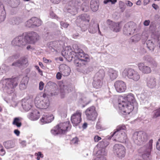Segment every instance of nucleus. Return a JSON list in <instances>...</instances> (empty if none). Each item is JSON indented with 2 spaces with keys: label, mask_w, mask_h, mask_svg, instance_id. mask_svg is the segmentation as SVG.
<instances>
[{
  "label": "nucleus",
  "mask_w": 160,
  "mask_h": 160,
  "mask_svg": "<svg viewBox=\"0 0 160 160\" xmlns=\"http://www.w3.org/2000/svg\"><path fill=\"white\" fill-rule=\"evenodd\" d=\"M114 86L117 91L119 92H123L126 89V84L122 81H116L114 83Z\"/></svg>",
  "instance_id": "obj_17"
},
{
  "label": "nucleus",
  "mask_w": 160,
  "mask_h": 160,
  "mask_svg": "<svg viewBox=\"0 0 160 160\" xmlns=\"http://www.w3.org/2000/svg\"><path fill=\"white\" fill-rule=\"evenodd\" d=\"M71 125L70 122L67 121L64 123H61L54 127L51 130V133L54 135L58 134H65L67 131L70 129Z\"/></svg>",
  "instance_id": "obj_6"
},
{
  "label": "nucleus",
  "mask_w": 160,
  "mask_h": 160,
  "mask_svg": "<svg viewBox=\"0 0 160 160\" xmlns=\"http://www.w3.org/2000/svg\"><path fill=\"white\" fill-rule=\"evenodd\" d=\"M156 148L159 150H160V138L158 139L156 143Z\"/></svg>",
  "instance_id": "obj_58"
},
{
  "label": "nucleus",
  "mask_w": 160,
  "mask_h": 160,
  "mask_svg": "<svg viewBox=\"0 0 160 160\" xmlns=\"http://www.w3.org/2000/svg\"><path fill=\"white\" fill-rule=\"evenodd\" d=\"M87 22H82V24L80 26L81 30L82 32H85L87 29L88 26L86 24Z\"/></svg>",
  "instance_id": "obj_47"
},
{
  "label": "nucleus",
  "mask_w": 160,
  "mask_h": 160,
  "mask_svg": "<svg viewBox=\"0 0 160 160\" xmlns=\"http://www.w3.org/2000/svg\"><path fill=\"white\" fill-rule=\"evenodd\" d=\"M117 2V0H105L103 1L104 4H107L109 2H111V4H114Z\"/></svg>",
  "instance_id": "obj_50"
},
{
  "label": "nucleus",
  "mask_w": 160,
  "mask_h": 160,
  "mask_svg": "<svg viewBox=\"0 0 160 160\" xmlns=\"http://www.w3.org/2000/svg\"><path fill=\"white\" fill-rule=\"evenodd\" d=\"M79 19H81L82 21V22H88L89 21L88 16L85 14H82L79 16L77 20V22H78Z\"/></svg>",
  "instance_id": "obj_37"
},
{
  "label": "nucleus",
  "mask_w": 160,
  "mask_h": 160,
  "mask_svg": "<svg viewBox=\"0 0 160 160\" xmlns=\"http://www.w3.org/2000/svg\"><path fill=\"white\" fill-rule=\"evenodd\" d=\"M132 138L135 143L138 145H141L147 141L148 136L145 132L140 131L134 132Z\"/></svg>",
  "instance_id": "obj_8"
},
{
  "label": "nucleus",
  "mask_w": 160,
  "mask_h": 160,
  "mask_svg": "<svg viewBox=\"0 0 160 160\" xmlns=\"http://www.w3.org/2000/svg\"><path fill=\"white\" fill-rule=\"evenodd\" d=\"M50 15L51 18H55L57 19L58 20L59 18L57 16L56 14L54 13L52 11H50Z\"/></svg>",
  "instance_id": "obj_53"
},
{
  "label": "nucleus",
  "mask_w": 160,
  "mask_h": 160,
  "mask_svg": "<svg viewBox=\"0 0 160 160\" xmlns=\"http://www.w3.org/2000/svg\"><path fill=\"white\" fill-rule=\"evenodd\" d=\"M152 140H150L149 142V146L148 148V152H149L150 150L152 148Z\"/></svg>",
  "instance_id": "obj_56"
},
{
  "label": "nucleus",
  "mask_w": 160,
  "mask_h": 160,
  "mask_svg": "<svg viewBox=\"0 0 160 160\" xmlns=\"http://www.w3.org/2000/svg\"><path fill=\"white\" fill-rule=\"evenodd\" d=\"M58 43L57 41L51 42L48 44L47 46L49 49L53 51L55 50L54 48L57 47Z\"/></svg>",
  "instance_id": "obj_40"
},
{
  "label": "nucleus",
  "mask_w": 160,
  "mask_h": 160,
  "mask_svg": "<svg viewBox=\"0 0 160 160\" xmlns=\"http://www.w3.org/2000/svg\"><path fill=\"white\" fill-rule=\"evenodd\" d=\"M146 44L148 48L150 51H153L154 47L152 42L151 40H148Z\"/></svg>",
  "instance_id": "obj_41"
},
{
  "label": "nucleus",
  "mask_w": 160,
  "mask_h": 160,
  "mask_svg": "<svg viewBox=\"0 0 160 160\" xmlns=\"http://www.w3.org/2000/svg\"><path fill=\"white\" fill-rule=\"evenodd\" d=\"M96 128L98 129H100L102 128V126L99 122H97L96 125Z\"/></svg>",
  "instance_id": "obj_60"
},
{
  "label": "nucleus",
  "mask_w": 160,
  "mask_h": 160,
  "mask_svg": "<svg viewBox=\"0 0 160 160\" xmlns=\"http://www.w3.org/2000/svg\"><path fill=\"white\" fill-rule=\"evenodd\" d=\"M35 155L37 156V160H40V158H43V155L42 154L41 152H38V153H36L35 154Z\"/></svg>",
  "instance_id": "obj_49"
},
{
  "label": "nucleus",
  "mask_w": 160,
  "mask_h": 160,
  "mask_svg": "<svg viewBox=\"0 0 160 160\" xmlns=\"http://www.w3.org/2000/svg\"><path fill=\"white\" fill-rule=\"evenodd\" d=\"M56 78L58 79H60L62 77V74L60 72H58L57 73L56 75Z\"/></svg>",
  "instance_id": "obj_61"
},
{
  "label": "nucleus",
  "mask_w": 160,
  "mask_h": 160,
  "mask_svg": "<svg viewBox=\"0 0 160 160\" xmlns=\"http://www.w3.org/2000/svg\"><path fill=\"white\" fill-rule=\"evenodd\" d=\"M118 73L117 71L112 68L109 69L108 72V76L112 80L115 79L117 77Z\"/></svg>",
  "instance_id": "obj_28"
},
{
  "label": "nucleus",
  "mask_w": 160,
  "mask_h": 160,
  "mask_svg": "<svg viewBox=\"0 0 160 160\" xmlns=\"http://www.w3.org/2000/svg\"><path fill=\"white\" fill-rule=\"evenodd\" d=\"M12 124L16 126L18 128H20L22 125L20 119L18 117L14 118Z\"/></svg>",
  "instance_id": "obj_38"
},
{
  "label": "nucleus",
  "mask_w": 160,
  "mask_h": 160,
  "mask_svg": "<svg viewBox=\"0 0 160 160\" xmlns=\"http://www.w3.org/2000/svg\"><path fill=\"white\" fill-rule=\"evenodd\" d=\"M78 140L77 138H73L71 142L72 143L77 144L78 142Z\"/></svg>",
  "instance_id": "obj_57"
},
{
  "label": "nucleus",
  "mask_w": 160,
  "mask_h": 160,
  "mask_svg": "<svg viewBox=\"0 0 160 160\" xmlns=\"http://www.w3.org/2000/svg\"><path fill=\"white\" fill-rule=\"evenodd\" d=\"M153 116L154 118L160 116V107L153 111Z\"/></svg>",
  "instance_id": "obj_43"
},
{
  "label": "nucleus",
  "mask_w": 160,
  "mask_h": 160,
  "mask_svg": "<svg viewBox=\"0 0 160 160\" xmlns=\"http://www.w3.org/2000/svg\"><path fill=\"white\" fill-rule=\"evenodd\" d=\"M108 144L109 142L107 140H104L102 142H99L98 145V146H99L101 148L99 149H104L105 151L107 152L105 150V148L106 147Z\"/></svg>",
  "instance_id": "obj_39"
},
{
  "label": "nucleus",
  "mask_w": 160,
  "mask_h": 160,
  "mask_svg": "<svg viewBox=\"0 0 160 160\" xmlns=\"http://www.w3.org/2000/svg\"><path fill=\"white\" fill-rule=\"evenodd\" d=\"M44 85V83L42 82L41 81L39 84V89L42 90L43 89Z\"/></svg>",
  "instance_id": "obj_55"
},
{
  "label": "nucleus",
  "mask_w": 160,
  "mask_h": 160,
  "mask_svg": "<svg viewBox=\"0 0 160 160\" xmlns=\"http://www.w3.org/2000/svg\"><path fill=\"white\" fill-rule=\"evenodd\" d=\"M86 118L89 120L95 121L98 116V113L96 110V108L94 106L89 107L86 109L85 112Z\"/></svg>",
  "instance_id": "obj_13"
},
{
  "label": "nucleus",
  "mask_w": 160,
  "mask_h": 160,
  "mask_svg": "<svg viewBox=\"0 0 160 160\" xmlns=\"http://www.w3.org/2000/svg\"><path fill=\"white\" fill-rule=\"evenodd\" d=\"M33 28L40 26L42 24V21L41 19L35 17H32Z\"/></svg>",
  "instance_id": "obj_34"
},
{
  "label": "nucleus",
  "mask_w": 160,
  "mask_h": 160,
  "mask_svg": "<svg viewBox=\"0 0 160 160\" xmlns=\"http://www.w3.org/2000/svg\"><path fill=\"white\" fill-rule=\"evenodd\" d=\"M18 78H7L3 79L1 81L2 84V88H5L8 93H12L13 92L12 89L16 87L18 84Z\"/></svg>",
  "instance_id": "obj_3"
},
{
  "label": "nucleus",
  "mask_w": 160,
  "mask_h": 160,
  "mask_svg": "<svg viewBox=\"0 0 160 160\" xmlns=\"http://www.w3.org/2000/svg\"><path fill=\"white\" fill-rule=\"evenodd\" d=\"M34 102L36 106L41 109H46L49 105L48 99L42 97L41 95L36 96Z\"/></svg>",
  "instance_id": "obj_9"
},
{
  "label": "nucleus",
  "mask_w": 160,
  "mask_h": 160,
  "mask_svg": "<svg viewBox=\"0 0 160 160\" xmlns=\"http://www.w3.org/2000/svg\"><path fill=\"white\" fill-rule=\"evenodd\" d=\"M43 62L46 63L51 62H52V61L51 60L45 58H43Z\"/></svg>",
  "instance_id": "obj_64"
},
{
  "label": "nucleus",
  "mask_w": 160,
  "mask_h": 160,
  "mask_svg": "<svg viewBox=\"0 0 160 160\" xmlns=\"http://www.w3.org/2000/svg\"><path fill=\"white\" fill-rule=\"evenodd\" d=\"M72 48L73 51L70 47H68V49L70 50L69 53L68 52L67 53L68 55L71 58L74 56L78 57V58L75 60L74 61V64L76 67L81 68L86 67L90 60L89 56L84 53L76 44H73Z\"/></svg>",
  "instance_id": "obj_2"
},
{
  "label": "nucleus",
  "mask_w": 160,
  "mask_h": 160,
  "mask_svg": "<svg viewBox=\"0 0 160 160\" xmlns=\"http://www.w3.org/2000/svg\"><path fill=\"white\" fill-rule=\"evenodd\" d=\"M106 152L104 149H99L97 152V156L93 159V160H106V158L104 157L106 155Z\"/></svg>",
  "instance_id": "obj_25"
},
{
  "label": "nucleus",
  "mask_w": 160,
  "mask_h": 160,
  "mask_svg": "<svg viewBox=\"0 0 160 160\" xmlns=\"http://www.w3.org/2000/svg\"><path fill=\"white\" fill-rule=\"evenodd\" d=\"M140 39V38L139 35L137 34L131 37L130 40L132 42H136L139 41Z\"/></svg>",
  "instance_id": "obj_42"
},
{
  "label": "nucleus",
  "mask_w": 160,
  "mask_h": 160,
  "mask_svg": "<svg viewBox=\"0 0 160 160\" xmlns=\"http://www.w3.org/2000/svg\"><path fill=\"white\" fill-rule=\"evenodd\" d=\"M14 133L17 136H18L20 135V132L18 129H15L14 131Z\"/></svg>",
  "instance_id": "obj_63"
},
{
  "label": "nucleus",
  "mask_w": 160,
  "mask_h": 160,
  "mask_svg": "<svg viewBox=\"0 0 160 160\" xmlns=\"http://www.w3.org/2000/svg\"><path fill=\"white\" fill-rule=\"evenodd\" d=\"M54 118V117L52 114L45 113L43 115L40 121L43 124L51 122Z\"/></svg>",
  "instance_id": "obj_23"
},
{
  "label": "nucleus",
  "mask_w": 160,
  "mask_h": 160,
  "mask_svg": "<svg viewBox=\"0 0 160 160\" xmlns=\"http://www.w3.org/2000/svg\"><path fill=\"white\" fill-rule=\"evenodd\" d=\"M113 151L115 155L119 158H123L125 155V148L121 144H115L113 147Z\"/></svg>",
  "instance_id": "obj_12"
},
{
  "label": "nucleus",
  "mask_w": 160,
  "mask_h": 160,
  "mask_svg": "<svg viewBox=\"0 0 160 160\" xmlns=\"http://www.w3.org/2000/svg\"><path fill=\"white\" fill-rule=\"evenodd\" d=\"M150 23V21L149 20H145L143 22V25L145 26H148Z\"/></svg>",
  "instance_id": "obj_62"
},
{
  "label": "nucleus",
  "mask_w": 160,
  "mask_h": 160,
  "mask_svg": "<svg viewBox=\"0 0 160 160\" xmlns=\"http://www.w3.org/2000/svg\"><path fill=\"white\" fill-rule=\"evenodd\" d=\"M60 25L62 27L64 28H66L69 25V24L66 22H60Z\"/></svg>",
  "instance_id": "obj_54"
},
{
  "label": "nucleus",
  "mask_w": 160,
  "mask_h": 160,
  "mask_svg": "<svg viewBox=\"0 0 160 160\" xmlns=\"http://www.w3.org/2000/svg\"><path fill=\"white\" fill-rule=\"evenodd\" d=\"M126 127L125 125H120L118 126L114 130V132L113 133H111V135L109 139H111V138L113 136H115V138L118 139L117 141H120L121 142H126L127 139V136L125 133L124 132H122V130H126Z\"/></svg>",
  "instance_id": "obj_4"
},
{
  "label": "nucleus",
  "mask_w": 160,
  "mask_h": 160,
  "mask_svg": "<svg viewBox=\"0 0 160 160\" xmlns=\"http://www.w3.org/2000/svg\"><path fill=\"white\" fill-rule=\"evenodd\" d=\"M99 1L98 0H91L90 2L91 9L94 12L97 11L98 9Z\"/></svg>",
  "instance_id": "obj_29"
},
{
  "label": "nucleus",
  "mask_w": 160,
  "mask_h": 160,
  "mask_svg": "<svg viewBox=\"0 0 160 160\" xmlns=\"http://www.w3.org/2000/svg\"><path fill=\"white\" fill-rule=\"evenodd\" d=\"M23 33L21 36L15 38L12 41V45L18 47H23L27 44Z\"/></svg>",
  "instance_id": "obj_14"
},
{
  "label": "nucleus",
  "mask_w": 160,
  "mask_h": 160,
  "mask_svg": "<svg viewBox=\"0 0 160 160\" xmlns=\"http://www.w3.org/2000/svg\"><path fill=\"white\" fill-rule=\"evenodd\" d=\"M3 8V6L0 2V23L4 21L6 18V13Z\"/></svg>",
  "instance_id": "obj_31"
},
{
  "label": "nucleus",
  "mask_w": 160,
  "mask_h": 160,
  "mask_svg": "<svg viewBox=\"0 0 160 160\" xmlns=\"http://www.w3.org/2000/svg\"><path fill=\"white\" fill-rule=\"evenodd\" d=\"M28 82V79L27 77H24L22 79L19 85L20 89L23 90L26 89Z\"/></svg>",
  "instance_id": "obj_32"
},
{
  "label": "nucleus",
  "mask_w": 160,
  "mask_h": 160,
  "mask_svg": "<svg viewBox=\"0 0 160 160\" xmlns=\"http://www.w3.org/2000/svg\"><path fill=\"white\" fill-rule=\"evenodd\" d=\"M59 69L62 74L64 76H68L69 75L71 70L70 68L66 65L62 64L60 65Z\"/></svg>",
  "instance_id": "obj_24"
},
{
  "label": "nucleus",
  "mask_w": 160,
  "mask_h": 160,
  "mask_svg": "<svg viewBox=\"0 0 160 160\" xmlns=\"http://www.w3.org/2000/svg\"><path fill=\"white\" fill-rule=\"evenodd\" d=\"M122 76L132 81L137 82L140 79V75L137 71L131 68L125 69L122 73Z\"/></svg>",
  "instance_id": "obj_5"
},
{
  "label": "nucleus",
  "mask_w": 160,
  "mask_h": 160,
  "mask_svg": "<svg viewBox=\"0 0 160 160\" xmlns=\"http://www.w3.org/2000/svg\"><path fill=\"white\" fill-rule=\"evenodd\" d=\"M137 28L136 25L133 22H129L124 26L123 29L124 34L129 36L133 34Z\"/></svg>",
  "instance_id": "obj_11"
},
{
  "label": "nucleus",
  "mask_w": 160,
  "mask_h": 160,
  "mask_svg": "<svg viewBox=\"0 0 160 160\" xmlns=\"http://www.w3.org/2000/svg\"><path fill=\"white\" fill-rule=\"evenodd\" d=\"M66 2L65 11L74 15L77 13L79 2L76 0H65Z\"/></svg>",
  "instance_id": "obj_7"
},
{
  "label": "nucleus",
  "mask_w": 160,
  "mask_h": 160,
  "mask_svg": "<svg viewBox=\"0 0 160 160\" xmlns=\"http://www.w3.org/2000/svg\"><path fill=\"white\" fill-rule=\"evenodd\" d=\"M28 118L32 121L37 120L40 117L39 112L36 109L31 110L27 115Z\"/></svg>",
  "instance_id": "obj_19"
},
{
  "label": "nucleus",
  "mask_w": 160,
  "mask_h": 160,
  "mask_svg": "<svg viewBox=\"0 0 160 160\" xmlns=\"http://www.w3.org/2000/svg\"><path fill=\"white\" fill-rule=\"evenodd\" d=\"M82 113L80 111H77L71 117V120L74 126H76L81 121Z\"/></svg>",
  "instance_id": "obj_15"
},
{
  "label": "nucleus",
  "mask_w": 160,
  "mask_h": 160,
  "mask_svg": "<svg viewBox=\"0 0 160 160\" xmlns=\"http://www.w3.org/2000/svg\"><path fill=\"white\" fill-rule=\"evenodd\" d=\"M3 145L7 149L12 148H14L15 146L14 142L12 140L4 142L3 143Z\"/></svg>",
  "instance_id": "obj_36"
},
{
  "label": "nucleus",
  "mask_w": 160,
  "mask_h": 160,
  "mask_svg": "<svg viewBox=\"0 0 160 160\" xmlns=\"http://www.w3.org/2000/svg\"><path fill=\"white\" fill-rule=\"evenodd\" d=\"M119 5L121 11L123 12L125 8V6L124 3L122 1H120L119 2Z\"/></svg>",
  "instance_id": "obj_48"
},
{
  "label": "nucleus",
  "mask_w": 160,
  "mask_h": 160,
  "mask_svg": "<svg viewBox=\"0 0 160 160\" xmlns=\"http://www.w3.org/2000/svg\"><path fill=\"white\" fill-rule=\"evenodd\" d=\"M32 101L30 99H22L21 104L23 109L25 111H28L32 107Z\"/></svg>",
  "instance_id": "obj_20"
},
{
  "label": "nucleus",
  "mask_w": 160,
  "mask_h": 160,
  "mask_svg": "<svg viewBox=\"0 0 160 160\" xmlns=\"http://www.w3.org/2000/svg\"><path fill=\"white\" fill-rule=\"evenodd\" d=\"M17 58H16V56H12L9 57L7 60L6 62H12L15 59H16Z\"/></svg>",
  "instance_id": "obj_51"
},
{
  "label": "nucleus",
  "mask_w": 160,
  "mask_h": 160,
  "mask_svg": "<svg viewBox=\"0 0 160 160\" xmlns=\"http://www.w3.org/2000/svg\"><path fill=\"white\" fill-rule=\"evenodd\" d=\"M1 69L2 70V72L4 73L8 71L10 69V68L8 66L6 65H3L1 66Z\"/></svg>",
  "instance_id": "obj_45"
},
{
  "label": "nucleus",
  "mask_w": 160,
  "mask_h": 160,
  "mask_svg": "<svg viewBox=\"0 0 160 160\" xmlns=\"http://www.w3.org/2000/svg\"><path fill=\"white\" fill-rule=\"evenodd\" d=\"M23 34L27 44H34L39 39V36L36 32H29Z\"/></svg>",
  "instance_id": "obj_10"
},
{
  "label": "nucleus",
  "mask_w": 160,
  "mask_h": 160,
  "mask_svg": "<svg viewBox=\"0 0 160 160\" xmlns=\"http://www.w3.org/2000/svg\"><path fill=\"white\" fill-rule=\"evenodd\" d=\"M107 23L110 29L113 32H118L120 31L122 27L121 25V22H115L108 19L107 21Z\"/></svg>",
  "instance_id": "obj_16"
},
{
  "label": "nucleus",
  "mask_w": 160,
  "mask_h": 160,
  "mask_svg": "<svg viewBox=\"0 0 160 160\" xmlns=\"http://www.w3.org/2000/svg\"><path fill=\"white\" fill-rule=\"evenodd\" d=\"M28 65V60L24 58L20 59L16 62L13 63L12 64V66L18 67L22 69L26 68Z\"/></svg>",
  "instance_id": "obj_18"
},
{
  "label": "nucleus",
  "mask_w": 160,
  "mask_h": 160,
  "mask_svg": "<svg viewBox=\"0 0 160 160\" xmlns=\"http://www.w3.org/2000/svg\"><path fill=\"white\" fill-rule=\"evenodd\" d=\"M102 81L101 80L94 78L93 82L92 83L94 88L97 89L100 88L102 85Z\"/></svg>",
  "instance_id": "obj_33"
},
{
  "label": "nucleus",
  "mask_w": 160,
  "mask_h": 160,
  "mask_svg": "<svg viewBox=\"0 0 160 160\" xmlns=\"http://www.w3.org/2000/svg\"><path fill=\"white\" fill-rule=\"evenodd\" d=\"M138 66L139 70L143 73L149 74L151 72L152 70L151 68L146 65L143 63H139Z\"/></svg>",
  "instance_id": "obj_21"
},
{
  "label": "nucleus",
  "mask_w": 160,
  "mask_h": 160,
  "mask_svg": "<svg viewBox=\"0 0 160 160\" xmlns=\"http://www.w3.org/2000/svg\"><path fill=\"white\" fill-rule=\"evenodd\" d=\"M105 72L103 69H100L95 74L94 78L102 80L105 76Z\"/></svg>",
  "instance_id": "obj_30"
},
{
  "label": "nucleus",
  "mask_w": 160,
  "mask_h": 160,
  "mask_svg": "<svg viewBox=\"0 0 160 160\" xmlns=\"http://www.w3.org/2000/svg\"><path fill=\"white\" fill-rule=\"evenodd\" d=\"M146 82L147 87L150 88H154L156 85V79L153 77H148Z\"/></svg>",
  "instance_id": "obj_22"
},
{
  "label": "nucleus",
  "mask_w": 160,
  "mask_h": 160,
  "mask_svg": "<svg viewBox=\"0 0 160 160\" xmlns=\"http://www.w3.org/2000/svg\"><path fill=\"white\" fill-rule=\"evenodd\" d=\"M32 18L28 20L25 23V25L28 28H33Z\"/></svg>",
  "instance_id": "obj_44"
},
{
  "label": "nucleus",
  "mask_w": 160,
  "mask_h": 160,
  "mask_svg": "<svg viewBox=\"0 0 160 160\" xmlns=\"http://www.w3.org/2000/svg\"><path fill=\"white\" fill-rule=\"evenodd\" d=\"M118 107L120 113L127 115L130 114L134 109H137L138 104L135 100L134 95L130 93L119 97Z\"/></svg>",
  "instance_id": "obj_1"
},
{
  "label": "nucleus",
  "mask_w": 160,
  "mask_h": 160,
  "mask_svg": "<svg viewBox=\"0 0 160 160\" xmlns=\"http://www.w3.org/2000/svg\"><path fill=\"white\" fill-rule=\"evenodd\" d=\"M144 59L150 63L152 66L153 68H156L157 66V63L156 62L150 57L149 56H146L144 57Z\"/></svg>",
  "instance_id": "obj_35"
},
{
  "label": "nucleus",
  "mask_w": 160,
  "mask_h": 160,
  "mask_svg": "<svg viewBox=\"0 0 160 160\" xmlns=\"http://www.w3.org/2000/svg\"><path fill=\"white\" fill-rule=\"evenodd\" d=\"M20 3L19 0H14L11 3V7L13 8H15L17 7Z\"/></svg>",
  "instance_id": "obj_46"
},
{
  "label": "nucleus",
  "mask_w": 160,
  "mask_h": 160,
  "mask_svg": "<svg viewBox=\"0 0 160 160\" xmlns=\"http://www.w3.org/2000/svg\"><path fill=\"white\" fill-rule=\"evenodd\" d=\"M59 88L62 98H63L64 96L69 92V91L72 90L71 88H68L67 86L64 85L63 83L59 84Z\"/></svg>",
  "instance_id": "obj_27"
},
{
  "label": "nucleus",
  "mask_w": 160,
  "mask_h": 160,
  "mask_svg": "<svg viewBox=\"0 0 160 160\" xmlns=\"http://www.w3.org/2000/svg\"><path fill=\"white\" fill-rule=\"evenodd\" d=\"M98 31V33L101 34V32L100 31L99 25L97 23H93V24H90L88 28V32L91 34H94Z\"/></svg>",
  "instance_id": "obj_26"
},
{
  "label": "nucleus",
  "mask_w": 160,
  "mask_h": 160,
  "mask_svg": "<svg viewBox=\"0 0 160 160\" xmlns=\"http://www.w3.org/2000/svg\"><path fill=\"white\" fill-rule=\"evenodd\" d=\"M101 139V138L98 136L96 135L94 137V140L95 142H98Z\"/></svg>",
  "instance_id": "obj_59"
},
{
  "label": "nucleus",
  "mask_w": 160,
  "mask_h": 160,
  "mask_svg": "<svg viewBox=\"0 0 160 160\" xmlns=\"http://www.w3.org/2000/svg\"><path fill=\"white\" fill-rule=\"evenodd\" d=\"M5 153V151L3 148L2 146L0 144V155H4Z\"/></svg>",
  "instance_id": "obj_52"
}]
</instances>
